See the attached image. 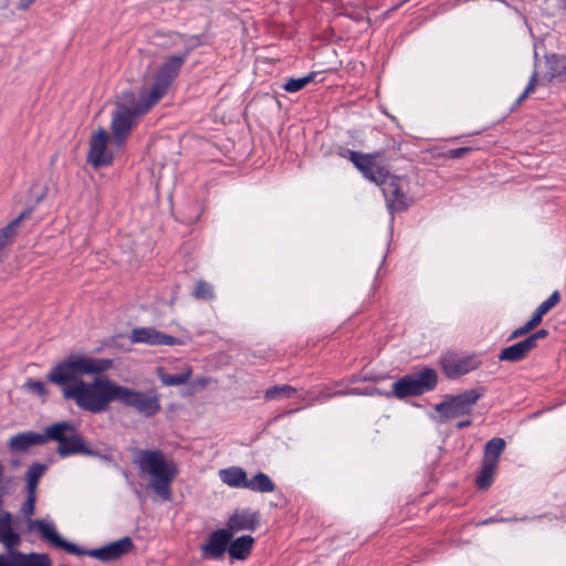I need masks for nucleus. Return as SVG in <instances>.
<instances>
[{"label": "nucleus", "mask_w": 566, "mask_h": 566, "mask_svg": "<svg viewBox=\"0 0 566 566\" xmlns=\"http://www.w3.org/2000/svg\"><path fill=\"white\" fill-rule=\"evenodd\" d=\"M114 367L109 358H94L87 355H70L48 373L46 379L59 386L65 400L91 413H103L115 401L117 382L107 377H95L84 381L85 375H99Z\"/></svg>", "instance_id": "1"}, {"label": "nucleus", "mask_w": 566, "mask_h": 566, "mask_svg": "<svg viewBox=\"0 0 566 566\" xmlns=\"http://www.w3.org/2000/svg\"><path fill=\"white\" fill-rule=\"evenodd\" d=\"M31 528L35 530L42 539L48 541L50 544L57 548H62L70 554L77 556H91L102 562H111L119 559L120 557L129 554L135 545L130 537L125 536L118 541L109 543L103 547L94 549H83L75 544L64 541L55 531L52 523L43 520H35L31 522Z\"/></svg>", "instance_id": "2"}, {"label": "nucleus", "mask_w": 566, "mask_h": 566, "mask_svg": "<svg viewBox=\"0 0 566 566\" xmlns=\"http://www.w3.org/2000/svg\"><path fill=\"white\" fill-rule=\"evenodd\" d=\"M134 463L142 473L151 478V489L163 500H169L170 485L178 469L174 461L167 460L160 450L137 449L134 453Z\"/></svg>", "instance_id": "3"}, {"label": "nucleus", "mask_w": 566, "mask_h": 566, "mask_svg": "<svg viewBox=\"0 0 566 566\" xmlns=\"http://www.w3.org/2000/svg\"><path fill=\"white\" fill-rule=\"evenodd\" d=\"M153 106L143 94L137 98L133 92L126 91L118 96L111 122L112 138L117 146L124 144L137 118L148 113Z\"/></svg>", "instance_id": "4"}, {"label": "nucleus", "mask_w": 566, "mask_h": 566, "mask_svg": "<svg viewBox=\"0 0 566 566\" xmlns=\"http://www.w3.org/2000/svg\"><path fill=\"white\" fill-rule=\"evenodd\" d=\"M46 437L49 441L59 443L56 453L61 458H67L74 454L94 455L95 452L88 448L76 428L67 422H54L46 427Z\"/></svg>", "instance_id": "5"}, {"label": "nucleus", "mask_w": 566, "mask_h": 566, "mask_svg": "<svg viewBox=\"0 0 566 566\" xmlns=\"http://www.w3.org/2000/svg\"><path fill=\"white\" fill-rule=\"evenodd\" d=\"M380 168L384 170L382 176L371 181L381 186L388 209L390 212L406 210L412 203V198L408 195V179L406 177L390 175L385 163H380Z\"/></svg>", "instance_id": "6"}, {"label": "nucleus", "mask_w": 566, "mask_h": 566, "mask_svg": "<svg viewBox=\"0 0 566 566\" xmlns=\"http://www.w3.org/2000/svg\"><path fill=\"white\" fill-rule=\"evenodd\" d=\"M115 401L133 408L146 418L154 417L161 410L160 398L155 389L139 391L117 384Z\"/></svg>", "instance_id": "7"}, {"label": "nucleus", "mask_w": 566, "mask_h": 566, "mask_svg": "<svg viewBox=\"0 0 566 566\" xmlns=\"http://www.w3.org/2000/svg\"><path fill=\"white\" fill-rule=\"evenodd\" d=\"M438 376L434 369L423 368L419 373L406 375L392 384L391 392L387 397L395 396L403 399L411 396H419L436 388Z\"/></svg>", "instance_id": "8"}, {"label": "nucleus", "mask_w": 566, "mask_h": 566, "mask_svg": "<svg viewBox=\"0 0 566 566\" xmlns=\"http://www.w3.org/2000/svg\"><path fill=\"white\" fill-rule=\"evenodd\" d=\"M189 51L186 50L181 55H170L159 65L154 83L149 93H143L150 104L156 105L168 92L169 86L178 76Z\"/></svg>", "instance_id": "9"}, {"label": "nucleus", "mask_w": 566, "mask_h": 566, "mask_svg": "<svg viewBox=\"0 0 566 566\" xmlns=\"http://www.w3.org/2000/svg\"><path fill=\"white\" fill-rule=\"evenodd\" d=\"M483 394V388H472L455 396H446L442 402L436 405L434 410L446 419L469 415Z\"/></svg>", "instance_id": "10"}, {"label": "nucleus", "mask_w": 566, "mask_h": 566, "mask_svg": "<svg viewBox=\"0 0 566 566\" xmlns=\"http://www.w3.org/2000/svg\"><path fill=\"white\" fill-rule=\"evenodd\" d=\"M339 156L349 159L368 180L379 179L384 174V170L380 168V163H388L382 151L363 154L352 149H342Z\"/></svg>", "instance_id": "11"}, {"label": "nucleus", "mask_w": 566, "mask_h": 566, "mask_svg": "<svg viewBox=\"0 0 566 566\" xmlns=\"http://www.w3.org/2000/svg\"><path fill=\"white\" fill-rule=\"evenodd\" d=\"M481 360L475 355H459L448 353L441 358V367L448 378H457L475 370Z\"/></svg>", "instance_id": "12"}, {"label": "nucleus", "mask_w": 566, "mask_h": 566, "mask_svg": "<svg viewBox=\"0 0 566 566\" xmlns=\"http://www.w3.org/2000/svg\"><path fill=\"white\" fill-rule=\"evenodd\" d=\"M108 134L99 129L90 140L87 160L94 168L109 166L113 161V155L107 151Z\"/></svg>", "instance_id": "13"}, {"label": "nucleus", "mask_w": 566, "mask_h": 566, "mask_svg": "<svg viewBox=\"0 0 566 566\" xmlns=\"http://www.w3.org/2000/svg\"><path fill=\"white\" fill-rule=\"evenodd\" d=\"M231 531L218 528L209 534L206 543L201 546V554L205 558L220 559L228 552L232 539Z\"/></svg>", "instance_id": "14"}, {"label": "nucleus", "mask_w": 566, "mask_h": 566, "mask_svg": "<svg viewBox=\"0 0 566 566\" xmlns=\"http://www.w3.org/2000/svg\"><path fill=\"white\" fill-rule=\"evenodd\" d=\"M0 566H52V562L48 554L13 551L0 554Z\"/></svg>", "instance_id": "15"}, {"label": "nucleus", "mask_w": 566, "mask_h": 566, "mask_svg": "<svg viewBox=\"0 0 566 566\" xmlns=\"http://www.w3.org/2000/svg\"><path fill=\"white\" fill-rule=\"evenodd\" d=\"M129 339L132 343H143L147 345H179L181 342L176 337L161 333L154 327H136L133 328Z\"/></svg>", "instance_id": "16"}, {"label": "nucleus", "mask_w": 566, "mask_h": 566, "mask_svg": "<svg viewBox=\"0 0 566 566\" xmlns=\"http://www.w3.org/2000/svg\"><path fill=\"white\" fill-rule=\"evenodd\" d=\"M48 442L46 428L43 432L24 431L12 436L8 448L13 453L28 452L32 447L43 446Z\"/></svg>", "instance_id": "17"}, {"label": "nucleus", "mask_w": 566, "mask_h": 566, "mask_svg": "<svg viewBox=\"0 0 566 566\" xmlns=\"http://www.w3.org/2000/svg\"><path fill=\"white\" fill-rule=\"evenodd\" d=\"M259 523L260 514L258 512L248 509L235 510L229 517L226 530L231 531L232 534L239 531H254Z\"/></svg>", "instance_id": "18"}, {"label": "nucleus", "mask_w": 566, "mask_h": 566, "mask_svg": "<svg viewBox=\"0 0 566 566\" xmlns=\"http://www.w3.org/2000/svg\"><path fill=\"white\" fill-rule=\"evenodd\" d=\"M21 542L20 535L12 528V515L10 512H3L0 515V543L10 552Z\"/></svg>", "instance_id": "19"}, {"label": "nucleus", "mask_w": 566, "mask_h": 566, "mask_svg": "<svg viewBox=\"0 0 566 566\" xmlns=\"http://www.w3.org/2000/svg\"><path fill=\"white\" fill-rule=\"evenodd\" d=\"M545 65L547 72L545 77L548 82L553 80L565 81L566 80V56L559 54H547L545 55Z\"/></svg>", "instance_id": "20"}, {"label": "nucleus", "mask_w": 566, "mask_h": 566, "mask_svg": "<svg viewBox=\"0 0 566 566\" xmlns=\"http://www.w3.org/2000/svg\"><path fill=\"white\" fill-rule=\"evenodd\" d=\"M532 347L528 345L526 339L507 346L501 350L497 358L501 361L518 363L527 357L532 352Z\"/></svg>", "instance_id": "21"}, {"label": "nucleus", "mask_w": 566, "mask_h": 566, "mask_svg": "<svg viewBox=\"0 0 566 566\" xmlns=\"http://www.w3.org/2000/svg\"><path fill=\"white\" fill-rule=\"evenodd\" d=\"M253 544L254 538L252 536L242 535L230 542L228 553L233 559L244 560L250 556Z\"/></svg>", "instance_id": "22"}, {"label": "nucleus", "mask_w": 566, "mask_h": 566, "mask_svg": "<svg viewBox=\"0 0 566 566\" xmlns=\"http://www.w3.org/2000/svg\"><path fill=\"white\" fill-rule=\"evenodd\" d=\"M220 480L235 489H247L248 475L247 472L240 467H230L219 471Z\"/></svg>", "instance_id": "23"}, {"label": "nucleus", "mask_w": 566, "mask_h": 566, "mask_svg": "<svg viewBox=\"0 0 566 566\" xmlns=\"http://www.w3.org/2000/svg\"><path fill=\"white\" fill-rule=\"evenodd\" d=\"M505 440L502 438H492L484 446L483 461L492 465L499 464V459L505 449Z\"/></svg>", "instance_id": "24"}, {"label": "nucleus", "mask_w": 566, "mask_h": 566, "mask_svg": "<svg viewBox=\"0 0 566 566\" xmlns=\"http://www.w3.org/2000/svg\"><path fill=\"white\" fill-rule=\"evenodd\" d=\"M247 489L253 492L270 493L275 490V483L268 474L259 472L251 479L248 478Z\"/></svg>", "instance_id": "25"}, {"label": "nucleus", "mask_w": 566, "mask_h": 566, "mask_svg": "<svg viewBox=\"0 0 566 566\" xmlns=\"http://www.w3.org/2000/svg\"><path fill=\"white\" fill-rule=\"evenodd\" d=\"M192 374V368L186 365L181 373L171 375L164 371L163 368L158 369V377L165 386H180L188 382Z\"/></svg>", "instance_id": "26"}, {"label": "nucleus", "mask_w": 566, "mask_h": 566, "mask_svg": "<svg viewBox=\"0 0 566 566\" xmlns=\"http://www.w3.org/2000/svg\"><path fill=\"white\" fill-rule=\"evenodd\" d=\"M45 471L46 465L42 463H34L29 467L25 473L27 493H36L39 481Z\"/></svg>", "instance_id": "27"}, {"label": "nucleus", "mask_w": 566, "mask_h": 566, "mask_svg": "<svg viewBox=\"0 0 566 566\" xmlns=\"http://www.w3.org/2000/svg\"><path fill=\"white\" fill-rule=\"evenodd\" d=\"M297 392L296 388L290 385H275L268 388L264 392V399L266 401L270 400H279L283 398H291Z\"/></svg>", "instance_id": "28"}, {"label": "nucleus", "mask_w": 566, "mask_h": 566, "mask_svg": "<svg viewBox=\"0 0 566 566\" xmlns=\"http://www.w3.org/2000/svg\"><path fill=\"white\" fill-rule=\"evenodd\" d=\"M560 301V294L558 291H554L551 296L541 303L533 313V317L542 323L543 316L547 314L553 307H555Z\"/></svg>", "instance_id": "29"}, {"label": "nucleus", "mask_w": 566, "mask_h": 566, "mask_svg": "<svg viewBox=\"0 0 566 566\" xmlns=\"http://www.w3.org/2000/svg\"><path fill=\"white\" fill-rule=\"evenodd\" d=\"M317 76L316 72H311L310 74L298 77V78H289L283 88L289 93H295L303 90L308 83L313 82Z\"/></svg>", "instance_id": "30"}, {"label": "nucleus", "mask_w": 566, "mask_h": 566, "mask_svg": "<svg viewBox=\"0 0 566 566\" xmlns=\"http://www.w3.org/2000/svg\"><path fill=\"white\" fill-rule=\"evenodd\" d=\"M496 468V465L482 462L480 473L476 478V485L480 489H486L491 485Z\"/></svg>", "instance_id": "31"}, {"label": "nucleus", "mask_w": 566, "mask_h": 566, "mask_svg": "<svg viewBox=\"0 0 566 566\" xmlns=\"http://www.w3.org/2000/svg\"><path fill=\"white\" fill-rule=\"evenodd\" d=\"M192 295L195 298H198V300H206V301L212 300V298H214L213 287L206 281L199 280L196 283Z\"/></svg>", "instance_id": "32"}, {"label": "nucleus", "mask_w": 566, "mask_h": 566, "mask_svg": "<svg viewBox=\"0 0 566 566\" xmlns=\"http://www.w3.org/2000/svg\"><path fill=\"white\" fill-rule=\"evenodd\" d=\"M541 323L536 321L535 317H531L530 321H527L524 325L520 326L518 328H515L509 336L507 340H513L518 337L525 336L528 333H531L533 329H535Z\"/></svg>", "instance_id": "33"}, {"label": "nucleus", "mask_w": 566, "mask_h": 566, "mask_svg": "<svg viewBox=\"0 0 566 566\" xmlns=\"http://www.w3.org/2000/svg\"><path fill=\"white\" fill-rule=\"evenodd\" d=\"M24 389L39 396V397H45L48 394L45 384L41 380L29 378L23 385Z\"/></svg>", "instance_id": "34"}, {"label": "nucleus", "mask_w": 566, "mask_h": 566, "mask_svg": "<svg viewBox=\"0 0 566 566\" xmlns=\"http://www.w3.org/2000/svg\"><path fill=\"white\" fill-rule=\"evenodd\" d=\"M337 395H345L344 391H336V392H329L325 389H322L317 396H311V397H303L302 399L306 401L304 407H311L315 405L316 402H325L327 399L337 396Z\"/></svg>", "instance_id": "35"}, {"label": "nucleus", "mask_w": 566, "mask_h": 566, "mask_svg": "<svg viewBox=\"0 0 566 566\" xmlns=\"http://www.w3.org/2000/svg\"><path fill=\"white\" fill-rule=\"evenodd\" d=\"M537 77H538V73L536 71L533 72L530 81H528V84L527 86L525 87V90L523 91V93L517 97L516 102H515V105L514 106H518L523 103V101L534 92L535 90V85H536V82H537Z\"/></svg>", "instance_id": "36"}, {"label": "nucleus", "mask_w": 566, "mask_h": 566, "mask_svg": "<svg viewBox=\"0 0 566 566\" xmlns=\"http://www.w3.org/2000/svg\"><path fill=\"white\" fill-rule=\"evenodd\" d=\"M35 501L36 493H28L27 500L21 507V511L25 516H30L34 513Z\"/></svg>", "instance_id": "37"}, {"label": "nucleus", "mask_w": 566, "mask_h": 566, "mask_svg": "<svg viewBox=\"0 0 566 566\" xmlns=\"http://www.w3.org/2000/svg\"><path fill=\"white\" fill-rule=\"evenodd\" d=\"M548 334L549 333L547 329L541 328V329L532 333L531 335H528L525 339L528 343V345L532 347V349H534L537 345V342L539 339L546 338L548 336Z\"/></svg>", "instance_id": "38"}, {"label": "nucleus", "mask_w": 566, "mask_h": 566, "mask_svg": "<svg viewBox=\"0 0 566 566\" xmlns=\"http://www.w3.org/2000/svg\"><path fill=\"white\" fill-rule=\"evenodd\" d=\"M471 147H460V148H453L448 151V157L452 159H459L465 156L467 154L471 153Z\"/></svg>", "instance_id": "39"}, {"label": "nucleus", "mask_w": 566, "mask_h": 566, "mask_svg": "<svg viewBox=\"0 0 566 566\" xmlns=\"http://www.w3.org/2000/svg\"><path fill=\"white\" fill-rule=\"evenodd\" d=\"M509 521H516V518H505V517L495 518V517H490V518H486V520L478 522L476 525L482 526V525H488V524H491V523L509 522Z\"/></svg>", "instance_id": "40"}, {"label": "nucleus", "mask_w": 566, "mask_h": 566, "mask_svg": "<svg viewBox=\"0 0 566 566\" xmlns=\"http://www.w3.org/2000/svg\"><path fill=\"white\" fill-rule=\"evenodd\" d=\"M34 0H19V8L27 9Z\"/></svg>", "instance_id": "41"}, {"label": "nucleus", "mask_w": 566, "mask_h": 566, "mask_svg": "<svg viewBox=\"0 0 566 566\" xmlns=\"http://www.w3.org/2000/svg\"><path fill=\"white\" fill-rule=\"evenodd\" d=\"M470 424H471V420L467 419V420H462V421L458 422L457 428L462 429V428L469 427Z\"/></svg>", "instance_id": "42"}, {"label": "nucleus", "mask_w": 566, "mask_h": 566, "mask_svg": "<svg viewBox=\"0 0 566 566\" xmlns=\"http://www.w3.org/2000/svg\"><path fill=\"white\" fill-rule=\"evenodd\" d=\"M564 2L566 3V0H564Z\"/></svg>", "instance_id": "43"}]
</instances>
